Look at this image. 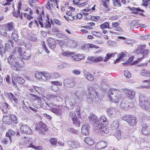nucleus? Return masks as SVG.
Returning a JSON list of instances; mask_svg holds the SVG:
<instances>
[{
	"instance_id": "nucleus-38",
	"label": "nucleus",
	"mask_w": 150,
	"mask_h": 150,
	"mask_svg": "<svg viewBox=\"0 0 150 150\" xmlns=\"http://www.w3.org/2000/svg\"><path fill=\"white\" fill-rule=\"evenodd\" d=\"M145 82H148V83H149V84L147 86L145 85H141L139 87L140 88L142 89L144 88H150V83L149 81L148 80H144L142 81L143 83H144Z\"/></svg>"
},
{
	"instance_id": "nucleus-56",
	"label": "nucleus",
	"mask_w": 150,
	"mask_h": 150,
	"mask_svg": "<svg viewBox=\"0 0 150 150\" xmlns=\"http://www.w3.org/2000/svg\"><path fill=\"white\" fill-rule=\"evenodd\" d=\"M149 52V51L148 50L145 49L141 53L143 55V57L147 55Z\"/></svg>"
},
{
	"instance_id": "nucleus-44",
	"label": "nucleus",
	"mask_w": 150,
	"mask_h": 150,
	"mask_svg": "<svg viewBox=\"0 0 150 150\" xmlns=\"http://www.w3.org/2000/svg\"><path fill=\"white\" fill-rule=\"evenodd\" d=\"M109 0H105L103 1V5L105 8H108V4H109Z\"/></svg>"
},
{
	"instance_id": "nucleus-30",
	"label": "nucleus",
	"mask_w": 150,
	"mask_h": 150,
	"mask_svg": "<svg viewBox=\"0 0 150 150\" xmlns=\"http://www.w3.org/2000/svg\"><path fill=\"white\" fill-rule=\"evenodd\" d=\"M8 138H5L1 140V142L5 145L8 144H10L11 142V137H7Z\"/></svg>"
},
{
	"instance_id": "nucleus-11",
	"label": "nucleus",
	"mask_w": 150,
	"mask_h": 150,
	"mask_svg": "<svg viewBox=\"0 0 150 150\" xmlns=\"http://www.w3.org/2000/svg\"><path fill=\"white\" fill-rule=\"evenodd\" d=\"M97 129L99 128L100 129L99 132H100L101 134H102L103 135L104 133L105 134H108V129L106 125H105L104 124H99L97 126Z\"/></svg>"
},
{
	"instance_id": "nucleus-49",
	"label": "nucleus",
	"mask_w": 150,
	"mask_h": 150,
	"mask_svg": "<svg viewBox=\"0 0 150 150\" xmlns=\"http://www.w3.org/2000/svg\"><path fill=\"white\" fill-rule=\"evenodd\" d=\"M100 18V17L98 16H91V20L94 21H97Z\"/></svg>"
},
{
	"instance_id": "nucleus-58",
	"label": "nucleus",
	"mask_w": 150,
	"mask_h": 150,
	"mask_svg": "<svg viewBox=\"0 0 150 150\" xmlns=\"http://www.w3.org/2000/svg\"><path fill=\"white\" fill-rule=\"evenodd\" d=\"M60 77L59 75L56 72L52 74V78L55 79L59 78Z\"/></svg>"
},
{
	"instance_id": "nucleus-43",
	"label": "nucleus",
	"mask_w": 150,
	"mask_h": 150,
	"mask_svg": "<svg viewBox=\"0 0 150 150\" xmlns=\"http://www.w3.org/2000/svg\"><path fill=\"white\" fill-rule=\"evenodd\" d=\"M50 142L52 145H56L57 143V140L56 139L54 138H52L50 139Z\"/></svg>"
},
{
	"instance_id": "nucleus-28",
	"label": "nucleus",
	"mask_w": 150,
	"mask_h": 150,
	"mask_svg": "<svg viewBox=\"0 0 150 150\" xmlns=\"http://www.w3.org/2000/svg\"><path fill=\"white\" fill-rule=\"evenodd\" d=\"M119 125V122L117 120L113 121L111 124L110 127L112 129H117Z\"/></svg>"
},
{
	"instance_id": "nucleus-36",
	"label": "nucleus",
	"mask_w": 150,
	"mask_h": 150,
	"mask_svg": "<svg viewBox=\"0 0 150 150\" xmlns=\"http://www.w3.org/2000/svg\"><path fill=\"white\" fill-rule=\"evenodd\" d=\"M140 74L142 76H150V72L149 71H146L145 70L143 69L141 70V72H140Z\"/></svg>"
},
{
	"instance_id": "nucleus-51",
	"label": "nucleus",
	"mask_w": 150,
	"mask_h": 150,
	"mask_svg": "<svg viewBox=\"0 0 150 150\" xmlns=\"http://www.w3.org/2000/svg\"><path fill=\"white\" fill-rule=\"evenodd\" d=\"M124 73V75L127 78H130L131 76V74L127 71H125Z\"/></svg>"
},
{
	"instance_id": "nucleus-54",
	"label": "nucleus",
	"mask_w": 150,
	"mask_h": 150,
	"mask_svg": "<svg viewBox=\"0 0 150 150\" xmlns=\"http://www.w3.org/2000/svg\"><path fill=\"white\" fill-rule=\"evenodd\" d=\"M5 48L6 50L8 51L11 50V47L10 44L8 43H6L5 44Z\"/></svg>"
},
{
	"instance_id": "nucleus-42",
	"label": "nucleus",
	"mask_w": 150,
	"mask_h": 150,
	"mask_svg": "<svg viewBox=\"0 0 150 150\" xmlns=\"http://www.w3.org/2000/svg\"><path fill=\"white\" fill-rule=\"evenodd\" d=\"M11 38L12 39L15 41L17 40H18V34L16 33L15 31H14L12 33L11 35Z\"/></svg>"
},
{
	"instance_id": "nucleus-1",
	"label": "nucleus",
	"mask_w": 150,
	"mask_h": 150,
	"mask_svg": "<svg viewBox=\"0 0 150 150\" xmlns=\"http://www.w3.org/2000/svg\"><path fill=\"white\" fill-rule=\"evenodd\" d=\"M34 22L38 26H39L38 23V22L41 28H44L45 29L50 28L51 26V24H53V22L55 24L57 25H61L62 24V22L58 19L54 18L52 20V19H50L48 14L45 15L43 14V19L42 16H39L37 18V20H34Z\"/></svg>"
},
{
	"instance_id": "nucleus-35",
	"label": "nucleus",
	"mask_w": 150,
	"mask_h": 150,
	"mask_svg": "<svg viewBox=\"0 0 150 150\" xmlns=\"http://www.w3.org/2000/svg\"><path fill=\"white\" fill-rule=\"evenodd\" d=\"M85 76L86 79L88 80L92 81L94 79V78L93 75L89 72L87 73Z\"/></svg>"
},
{
	"instance_id": "nucleus-10",
	"label": "nucleus",
	"mask_w": 150,
	"mask_h": 150,
	"mask_svg": "<svg viewBox=\"0 0 150 150\" xmlns=\"http://www.w3.org/2000/svg\"><path fill=\"white\" fill-rule=\"evenodd\" d=\"M47 42L49 48L52 50L55 49L56 47L57 42L54 38L50 37L47 39Z\"/></svg>"
},
{
	"instance_id": "nucleus-33",
	"label": "nucleus",
	"mask_w": 150,
	"mask_h": 150,
	"mask_svg": "<svg viewBox=\"0 0 150 150\" xmlns=\"http://www.w3.org/2000/svg\"><path fill=\"white\" fill-rule=\"evenodd\" d=\"M115 55V53H111V54L108 53L107 54L104 59H103V61L105 62H107L112 57H114Z\"/></svg>"
},
{
	"instance_id": "nucleus-50",
	"label": "nucleus",
	"mask_w": 150,
	"mask_h": 150,
	"mask_svg": "<svg viewBox=\"0 0 150 150\" xmlns=\"http://www.w3.org/2000/svg\"><path fill=\"white\" fill-rule=\"evenodd\" d=\"M104 58L101 56L95 57V62H98L103 60Z\"/></svg>"
},
{
	"instance_id": "nucleus-29",
	"label": "nucleus",
	"mask_w": 150,
	"mask_h": 150,
	"mask_svg": "<svg viewBox=\"0 0 150 150\" xmlns=\"http://www.w3.org/2000/svg\"><path fill=\"white\" fill-rule=\"evenodd\" d=\"M84 141L89 146H91L94 143L93 141L90 137L85 138L84 139Z\"/></svg>"
},
{
	"instance_id": "nucleus-57",
	"label": "nucleus",
	"mask_w": 150,
	"mask_h": 150,
	"mask_svg": "<svg viewBox=\"0 0 150 150\" xmlns=\"http://www.w3.org/2000/svg\"><path fill=\"white\" fill-rule=\"evenodd\" d=\"M6 52V50L4 49V47L3 46H1L0 47V53L1 54H2L5 53Z\"/></svg>"
},
{
	"instance_id": "nucleus-5",
	"label": "nucleus",
	"mask_w": 150,
	"mask_h": 150,
	"mask_svg": "<svg viewBox=\"0 0 150 150\" xmlns=\"http://www.w3.org/2000/svg\"><path fill=\"white\" fill-rule=\"evenodd\" d=\"M122 119L126 121L130 127L136 126L137 125V120L135 116L129 114L125 115L123 117Z\"/></svg>"
},
{
	"instance_id": "nucleus-18",
	"label": "nucleus",
	"mask_w": 150,
	"mask_h": 150,
	"mask_svg": "<svg viewBox=\"0 0 150 150\" xmlns=\"http://www.w3.org/2000/svg\"><path fill=\"white\" fill-rule=\"evenodd\" d=\"M46 125L42 122H40L37 125V126L35 127V129L36 130H40V131H46L47 130Z\"/></svg>"
},
{
	"instance_id": "nucleus-55",
	"label": "nucleus",
	"mask_w": 150,
	"mask_h": 150,
	"mask_svg": "<svg viewBox=\"0 0 150 150\" xmlns=\"http://www.w3.org/2000/svg\"><path fill=\"white\" fill-rule=\"evenodd\" d=\"M67 18L68 19V21L69 20L71 21H73L74 20L76 19V18L75 16H73L72 15L68 16L67 17Z\"/></svg>"
},
{
	"instance_id": "nucleus-7",
	"label": "nucleus",
	"mask_w": 150,
	"mask_h": 150,
	"mask_svg": "<svg viewBox=\"0 0 150 150\" xmlns=\"http://www.w3.org/2000/svg\"><path fill=\"white\" fill-rule=\"evenodd\" d=\"M145 97L146 96H145L140 95L139 97V99L141 101L140 104L141 107L143 109L146 110L148 109L149 104L148 100H144Z\"/></svg>"
},
{
	"instance_id": "nucleus-17",
	"label": "nucleus",
	"mask_w": 150,
	"mask_h": 150,
	"mask_svg": "<svg viewBox=\"0 0 150 150\" xmlns=\"http://www.w3.org/2000/svg\"><path fill=\"white\" fill-rule=\"evenodd\" d=\"M62 107H59L57 108H52L50 109V111L57 116H61L62 111Z\"/></svg>"
},
{
	"instance_id": "nucleus-45",
	"label": "nucleus",
	"mask_w": 150,
	"mask_h": 150,
	"mask_svg": "<svg viewBox=\"0 0 150 150\" xmlns=\"http://www.w3.org/2000/svg\"><path fill=\"white\" fill-rule=\"evenodd\" d=\"M35 75V77L37 79H42V72H36Z\"/></svg>"
},
{
	"instance_id": "nucleus-8",
	"label": "nucleus",
	"mask_w": 150,
	"mask_h": 150,
	"mask_svg": "<svg viewBox=\"0 0 150 150\" xmlns=\"http://www.w3.org/2000/svg\"><path fill=\"white\" fill-rule=\"evenodd\" d=\"M21 132L28 134H33L32 129L26 125H21L20 128Z\"/></svg>"
},
{
	"instance_id": "nucleus-27",
	"label": "nucleus",
	"mask_w": 150,
	"mask_h": 150,
	"mask_svg": "<svg viewBox=\"0 0 150 150\" xmlns=\"http://www.w3.org/2000/svg\"><path fill=\"white\" fill-rule=\"evenodd\" d=\"M31 56V54L30 52H25L21 56L22 58L24 60H27L29 59Z\"/></svg>"
},
{
	"instance_id": "nucleus-2",
	"label": "nucleus",
	"mask_w": 150,
	"mask_h": 150,
	"mask_svg": "<svg viewBox=\"0 0 150 150\" xmlns=\"http://www.w3.org/2000/svg\"><path fill=\"white\" fill-rule=\"evenodd\" d=\"M7 61L11 68L16 71L20 70L25 66V64L21 59L16 57L13 55L9 56Z\"/></svg>"
},
{
	"instance_id": "nucleus-52",
	"label": "nucleus",
	"mask_w": 150,
	"mask_h": 150,
	"mask_svg": "<svg viewBox=\"0 0 150 150\" xmlns=\"http://www.w3.org/2000/svg\"><path fill=\"white\" fill-rule=\"evenodd\" d=\"M23 144H27L29 143V139L27 137H24L23 139Z\"/></svg>"
},
{
	"instance_id": "nucleus-63",
	"label": "nucleus",
	"mask_w": 150,
	"mask_h": 150,
	"mask_svg": "<svg viewBox=\"0 0 150 150\" xmlns=\"http://www.w3.org/2000/svg\"><path fill=\"white\" fill-rule=\"evenodd\" d=\"M45 7L48 9L51 10H52V8L50 4V2L48 1L47 4H45Z\"/></svg>"
},
{
	"instance_id": "nucleus-48",
	"label": "nucleus",
	"mask_w": 150,
	"mask_h": 150,
	"mask_svg": "<svg viewBox=\"0 0 150 150\" xmlns=\"http://www.w3.org/2000/svg\"><path fill=\"white\" fill-rule=\"evenodd\" d=\"M52 84L56 86H62V83L59 82L58 81H52L51 82Z\"/></svg>"
},
{
	"instance_id": "nucleus-25",
	"label": "nucleus",
	"mask_w": 150,
	"mask_h": 150,
	"mask_svg": "<svg viewBox=\"0 0 150 150\" xmlns=\"http://www.w3.org/2000/svg\"><path fill=\"white\" fill-rule=\"evenodd\" d=\"M2 107L1 109L3 112L4 113L6 114L8 112L7 109H9L10 108V106L7 103H3L2 104Z\"/></svg>"
},
{
	"instance_id": "nucleus-9",
	"label": "nucleus",
	"mask_w": 150,
	"mask_h": 150,
	"mask_svg": "<svg viewBox=\"0 0 150 150\" xmlns=\"http://www.w3.org/2000/svg\"><path fill=\"white\" fill-rule=\"evenodd\" d=\"M16 82L21 84H23L25 83V80L19 76H14L12 78V83L13 86L16 88L18 87Z\"/></svg>"
},
{
	"instance_id": "nucleus-22",
	"label": "nucleus",
	"mask_w": 150,
	"mask_h": 150,
	"mask_svg": "<svg viewBox=\"0 0 150 150\" xmlns=\"http://www.w3.org/2000/svg\"><path fill=\"white\" fill-rule=\"evenodd\" d=\"M7 94L8 97V98L11 101H14L16 103H17L18 102V100L14 96L11 92L7 93Z\"/></svg>"
},
{
	"instance_id": "nucleus-40",
	"label": "nucleus",
	"mask_w": 150,
	"mask_h": 150,
	"mask_svg": "<svg viewBox=\"0 0 150 150\" xmlns=\"http://www.w3.org/2000/svg\"><path fill=\"white\" fill-rule=\"evenodd\" d=\"M41 44L42 45V48L44 49L46 52L48 54L49 53L50 51L47 47L45 42L44 41H42L41 42Z\"/></svg>"
},
{
	"instance_id": "nucleus-3",
	"label": "nucleus",
	"mask_w": 150,
	"mask_h": 150,
	"mask_svg": "<svg viewBox=\"0 0 150 150\" xmlns=\"http://www.w3.org/2000/svg\"><path fill=\"white\" fill-rule=\"evenodd\" d=\"M120 93V91L114 88L110 89L107 94L109 100L112 102H118L121 97Z\"/></svg>"
},
{
	"instance_id": "nucleus-34",
	"label": "nucleus",
	"mask_w": 150,
	"mask_h": 150,
	"mask_svg": "<svg viewBox=\"0 0 150 150\" xmlns=\"http://www.w3.org/2000/svg\"><path fill=\"white\" fill-rule=\"evenodd\" d=\"M20 11L19 10H18L17 11H13V14L14 16L16 17H18V16H19L20 17L21 20H23V17L22 16V13H21L20 15Z\"/></svg>"
},
{
	"instance_id": "nucleus-16",
	"label": "nucleus",
	"mask_w": 150,
	"mask_h": 150,
	"mask_svg": "<svg viewBox=\"0 0 150 150\" xmlns=\"http://www.w3.org/2000/svg\"><path fill=\"white\" fill-rule=\"evenodd\" d=\"M124 93L129 99H132L135 97V93L132 90L125 89Z\"/></svg>"
},
{
	"instance_id": "nucleus-47",
	"label": "nucleus",
	"mask_w": 150,
	"mask_h": 150,
	"mask_svg": "<svg viewBox=\"0 0 150 150\" xmlns=\"http://www.w3.org/2000/svg\"><path fill=\"white\" fill-rule=\"evenodd\" d=\"M69 115L71 117L72 120L77 117L75 112L73 111L70 112L69 113Z\"/></svg>"
},
{
	"instance_id": "nucleus-53",
	"label": "nucleus",
	"mask_w": 150,
	"mask_h": 150,
	"mask_svg": "<svg viewBox=\"0 0 150 150\" xmlns=\"http://www.w3.org/2000/svg\"><path fill=\"white\" fill-rule=\"evenodd\" d=\"M88 45L90 48H95L97 49L99 48V46L92 43H88Z\"/></svg>"
},
{
	"instance_id": "nucleus-37",
	"label": "nucleus",
	"mask_w": 150,
	"mask_h": 150,
	"mask_svg": "<svg viewBox=\"0 0 150 150\" xmlns=\"http://www.w3.org/2000/svg\"><path fill=\"white\" fill-rule=\"evenodd\" d=\"M15 132L12 130L11 129H9L8 131L6 132V137H11L10 135L11 136L14 135L15 134Z\"/></svg>"
},
{
	"instance_id": "nucleus-59",
	"label": "nucleus",
	"mask_w": 150,
	"mask_h": 150,
	"mask_svg": "<svg viewBox=\"0 0 150 150\" xmlns=\"http://www.w3.org/2000/svg\"><path fill=\"white\" fill-rule=\"evenodd\" d=\"M72 54V52H63L62 54L63 55L65 56H67L68 57L70 56L71 57Z\"/></svg>"
},
{
	"instance_id": "nucleus-60",
	"label": "nucleus",
	"mask_w": 150,
	"mask_h": 150,
	"mask_svg": "<svg viewBox=\"0 0 150 150\" xmlns=\"http://www.w3.org/2000/svg\"><path fill=\"white\" fill-rule=\"evenodd\" d=\"M83 14L82 13V12L81 11V12H80L79 13H78L76 16H75L76 18V19L78 18L80 19L82 18L83 17Z\"/></svg>"
},
{
	"instance_id": "nucleus-21",
	"label": "nucleus",
	"mask_w": 150,
	"mask_h": 150,
	"mask_svg": "<svg viewBox=\"0 0 150 150\" xmlns=\"http://www.w3.org/2000/svg\"><path fill=\"white\" fill-rule=\"evenodd\" d=\"M142 127L141 132L143 135H146L149 134V132L147 129L148 126L146 124L144 123L143 124Z\"/></svg>"
},
{
	"instance_id": "nucleus-6",
	"label": "nucleus",
	"mask_w": 150,
	"mask_h": 150,
	"mask_svg": "<svg viewBox=\"0 0 150 150\" xmlns=\"http://www.w3.org/2000/svg\"><path fill=\"white\" fill-rule=\"evenodd\" d=\"M24 11L25 12L23 13V15L27 20L30 21L33 18V12L30 8L28 7L24 9Z\"/></svg>"
},
{
	"instance_id": "nucleus-41",
	"label": "nucleus",
	"mask_w": 150,
	"mask_h": 150,
	"mask_svg": "<svg viewBox=\"0 0 150 150\" xmlns=\"http://www.w3.org/2000/svg\"><path fill=\"white\" fill-rule=\"evenodd\" d=\"M113 5L117 7H121L122 5L120 0H113Z\"/></svg>"
},
{
	"instance_id": "nucleus-31",
	"label": "nucleus",
	"mask_w": 150,
	"mask_h": 150,
	"mask_svg": "<svg viewBox=\"0 0 150 150\" xmlns=\"http://www.w3.org/2000/svg\"><path fill=\"white\" fill-rule=\"evenodd\" d=\"M42 76H43L46 80H48L51 78L50 74L48 72L45 71H42Z\"/></svg>"
},
{
	"instance_id": "nucleus-19",
	"label": "nucleus",
	"mask_w": 150,
	"mask_h": 150,
	"mask_svg": "<svg viewBox=\"0 0 150 150\" xmlns=\"http://www.w3.org/2000/svg\"><path fill=\"white\" fill-rule=\"evenodd\" d=\"M107 146V143L106 142L101 141L97 142L96 145V147L98 149L104 148Z\"/></svg>"
},
{
	"instance_id": "nucleus-32",
	"label": "nucleus",
	"mask_w": 150,
	"mask_h": 150,
	"mask_svg": "<svg viewBox=\"0 0 150 150\" xmlns=\"http://www.w3.org/2000/svg\"><path fill=\"white\" fill-rule=\"evenodd\" d=\"M72 120L73 122V124L76 126H77L78 127H79L80 126L81 122L77 118V117H76L74 119H73Z\"/></svg>"
},
{
	"instance_id": "nucleus-62",
	"label": "nucleus",
	"mask_w": 150,
	"mask_h": 150,
	"mask_svg": "<svg viewBox=\"0 0 150 150\" xmlns=\"http://www.w3.org/2000/svg\"><path fill=\"white\" fill-rule=\"evenodd\" d=\"M72 72L74 74L76 75H78L80 74L81 71L79 70L75 69L73 70Z\"/></svg>"
},
{
	"instance_id": "nucleus-14",
	"label": "nucleus",
	"mask_w": 150,
	"mask_h": 150,
	"mask_svg": "<svg viewBox=\"0 0 150 150\" xmlns=\"http://www.w3.org/2000/svg\"><path fill=\"white\" fill-rule=\"evenodd\" d=\"M4 28L6 31H11L14 28V24L13 22H11L4 25Z\"/></svg>"
},
{
	"instance_id": "nucleus-26",
	"label": "nucleus",
	"mask_w": 150,
	"mask_h": 150,
	"mask_svg": "<svg viewBox=\"0 0 150 150\" xmlns=\"http://www.w3.org/2000/svg\"><path fill=\"white\" fill-rule=\"evenodd\" d=\"M117 110L113 108H109L107 111L108 115L111 117H115L116 115Z\"/></svg>"
},
{
	"instance_id": "nucleus-61",
	"label": "nucleus",
	"mask_w": 150,
	"mask_h": 150,
	"mask_svg": "<svg viewBox=\"0 0 150 150\" xmlns=\"http://www.w3.org/2000/svg\"><path fill=\"white\" fill-rule=\"evenodd\" d=\"M93 35L96 36L98 37H100L101 36V33L100 32L94 31L93 32Z\"/></svg>"
},
{
	"instance_id": "nucleus-20",
	"label": "nucleus",
	"mask_w": 150,
	"mask_h": 150,
	"mask_svg": "<svg viewBox=\"0 0 150 150\" xmlns=\"http://www.w3.org/2000/svg\"><path fill=\"white\" fill-rule=\"evenodd\" d=\"M77 45V43L76 41L73 40H68L67 43V45L71 48H75Z\"/></svg>"
},
{
	"instance_id": "nucleus-4",
	"label": "nucleus",
	"mask_w": 150,
	"mask_h": 150,
	"mask_svg": "<svg viewBox=\"0 0 150 150\" xmlns=\"http://www.w3.org/2000/svg\"><path fill=\"white\" fill-rule=\"evenodd\" d=\"M17 118L15 115L13 114H10L8 115H4L2 121L6 124L12 125L17 123Z\"/></svg>"
},
{
	"instance_id": "nucleus-13",
	"label": "nucleus",
	"mask_w": 150,
	"mask_h": 150,
	"mask_svg": "<svg viewBox=\"0 0 150 150\" xmlns=\"http://www.w3.org/2000/svg\"><path fill=\"white\" fill-rule=\"evenodd\" d=\"M88 92L89 98L92 99H94L97 97L96 93L94 89L91 86L89 87Z\"/></svg>"
},
{
	"instance_id": "nucleus-46",
	"label": "nucleus",
	"mask_w": 150,
	"mask_h": 150,
	"mask_svg": "<svg viewBox=\"0 0 150 150\" xmlns=\"http://www.w3.org/2000/svg\"><path fill=\"white\" fill-rule=\"evenodd\" d=\"M100 121L101 123V124H104L107 121V119L103 116H102L100 117Z\"/></svg>"
},
{
	"instance_id": "nucleus-15",
	"label": "nucleus",
	"mask_w": 150,
	"mask_h": 150,
	"mask_svg": "<svg viewBox=\"0 0 150 150\" xmlns=\"http://www.w3.org/2000/svg\"><path fill=\"white\" fill-rule=\"evenodd\" d=\"M31 97L30 98V102L34 104L36 101H37L38 103L41 101V98L40 97H39L38 96L35 94H30Z\"/></svg>"
},
{
	"instance_id": "nucleus-24",
	"label": "nucleus",
	"mask_w": 150,
	"mask_h": 150,
	"mask_svg": "<svg viewBox=\"0 0 150 150\" xmlns=\"http://www.w3.org/2000/svg\"><path fill=\"white\" fill-rule=\"evenodd\" d=\"M89 122L93 124H96L97 121V117L94 114L91 115L88 117Z\"/></svg>"
},
{
	"instance_id": "nucleus-64",
	"label": "nucleus",
	"mask_w": 150,
	"mask_h": 150,
	"mask_svg": "<svg viewBox=\"0 0 150 150\" xmlns=\"http://www.w3.org/2000/svg\"><path fill=\"white\" fill-rule=\"evenodd\" d=\"M18 51L20 56H21L22 55L23 50L22 47H20L18 48Z\"/></svg>"
},
{
	"instance_id": "nucleus-12",
	"label": "nucleus",
	"mask_w": 150,
	"mask_h": 150,
	"mask_svg": "<svg viewBox=\"0 0 150 150\" xmlns=\"http://www.w3.org/2000/svg\"><path fill=\"white\" fill-rule=\"evenodd\" d=\"M71 57V59L75 61H79L84 58L83 54H75L74 52H72Z\"/></svg>"
},
{
	"instance_id": "nucleus-23",
	"label": "nucleus",
	"mask_w": 150,
	"mask_h": 150,
	"mask_svg": "<svg viewBox=\"0 0 150 150\" xmlns=\"http://www.w3.org/2000/svg\"><path fill=\"white\" fill-rule=\"evenodd\" d=\"M89 127L87 125H83L81 127V132L84 135H86L88 134Z\"/></svg>"
},
{
	"instance_id": "nucleus-39",
	"label": "nucleus",
	"mask_w": 150,
	"mask_h": 150,
	"mask_svg": "<svg viewBox=\"0 0 150 150\" xmlns=\"http://www.w3.org/2000/svg\"><path fill=\"white\" fill-rule=\"evenodd\" d=\"M109 25L108 22H105L100 25V26L101 29H104L106 28H109Z\"/></svg>"
}]
</instances>
